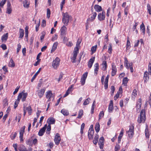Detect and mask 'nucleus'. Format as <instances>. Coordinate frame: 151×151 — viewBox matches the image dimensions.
Segmentation results:
<instances>
[{"instance_id": "f257e3e1", "label": "nucleus", "mask_w": 151, "mask_h": 151, "mask_svg": "<svg viewBox=\"0 0 151 151\" xmlns=\"http://www.w3.org/2000/svg\"><path fill=\"white\" fill-rule=\"evenodd\" d=\"M146 119V114L145 110L144 109L142 110L140 112V115L138 117V122L140 123L141 122H144Z\"/></svg>"}, {"instance_id": "f03ea898", "label": "nucleus", "mask_w": 151, "mask_h": 151, "mask_svg": "<svg viewBox=\"0 0 151 151\" xmlns=\"http://www.w3.org/2000/svg\"><path fill=\"white\" fill-rule=\"evenodd\" d=\"M62 15V21L65 25L67 26L68 25L70 16L69 15L67 12L65 13L63 12Z\"/></svg>"}, {"instance_id": "7ed1b4c3", "label": "nucleus", "mask_w": 151, "mask_h": 151, "mask_svg": "<svg viewBox=\"0 0 151 151\" xmlns=\"http://www.w3.org/2000/svg\"><path fill=\"white\" fill-rule=\"evenodd\" d=\"M67 30V28L65 25H63L60 29L61 37L62 38H63L64 40H65V38Z\"/></svg>"}, {"instance_id": "20e7f679", "label": "nucleus", "mask_w": 151, "mask_h": 151, "mask_svg": "<svg viewBox=\"0 0 151 151\" xmlns=\"http://www.w3.org/2000/svg\"><path fill=\"white\" fill-rule=\"evenodd\" d=\"M60 59L59 58L57 57L52 62V66L55 69H57L60 64Z\"/></svg>"}, {"instance_id": "39448f33", "label": "nucleus", "mask_w": 151, "mask_h": 151, "mask_svg": "<svg viewBox=\"0 0 151 151\" xmlns=\"http://www.w3.org/2000/svg\"><path fill=\"white\" fill-rule=\"evenodd\" d=\"M134 126L132 125L130 127L128 131L127 132L128 136L130 138H132L134 134Z\"/></svg>"}, {"instance_id": "423d86ee", "label": "nucleus", "mask_w": 151, "mask_h": 151, "mask_svg": "<svg viewBox=\"0 0 151 151\" xmlns=\"http://www.w3.org/2000/svg\"><path fill=\"white\" fill-rule=\"evenodd\" d=\"M106 13L105 12L103 11L102 13H100L99 14L98 16V19L100 21H103L104 20L105 18Z\"/></svg>"}, {"instance_id": "0eeeda50", "label": "nucleus", "mask_w": 151, "mask_h": 151, "mask_svg": "<svg viewBox=\"0 0 151 151\" xmlns=\"http://www.w3.org/2000/svg\"><path fill=\"white\" fill-rule=\"evenodd\" d=\"M104 139L103 137L102 136L99 138V146L100 148L101 149H103V148L104 145Z\"/></svg>"}, {"instance_id": "6e6552de", "label": "nucleus", "mask_w": 151, "mask_h": 151, "mask_svg": "<svg viewBox=\"0 0 151 151\" xmlns=\"http://www.w3.org/2000/svg\"><path fill=\"white\" fill-rule=\"evenodd\" d=\"M88 74V73L87 72L83 74L81 77V84L83 85H84L85 83V81L87 78Z\"/></svg>"}, {"instance_id": "1a4fd4ad", "label": "nucleus", "mask_w": 151, "mask_h": 151, "mask_svg": "<svg viewBox=\"0 0 151 151\" xmlns=\"http://www.w3.org/2000/svg\"><path fill=\"white\" fill-rule=\"evenodd\" d=\"M12 11V7L11 6V4L10 1H7L6 11V13L8 14L11 13Z\"/></svg>"}, {"instance_id": "9d476101", "label": "nucleus", "mask_w": 151, "mask_h": 151, "mask_svg": "<svg viewBox=\"0 0 151 151\" xmlns=\"http://www.w3.org/2000/svg\"><path fill=\"white\" fill-rule=\"evenodd\" d=\"M60 140L61 139L59 134L58 133H56L54 139L55 144L56 145H58L60 143Z\"/></svg>"}, {"instance_id": "9b49d317", "label": "nucleus", "mask_w": 151, "mask_h": 151, "mask_svg": "<svg viewBox=\"0 0 151 151\" xmlns=\"http://www.w3.org/2000/svg\"><path fill=\"white\" fill-rule=\"evenodd\" d=\"M46 98L48 99V101L51 100V98H54V95L53 94L51 91H49L46 92Z\"/></svg>"}, {"instance_id": "f8f14e48", "label": "nucleus", "mask_w": 151, "mask_h": 151, "mask_svg": "<svg viewBox=\"0 0 151 151\" xmlns=\"http://www.w3.org/2000/svg\"><path fill=\"white\" fill-rule=\"evenodd\" d=\"M47 127V124H45L44 126L39 130L38 134L39 136H42L45 132Z\"/></svg>"}, {"instance_id": "ddd939ff", "label": "nucleus", "mask_w": 151, "mask_h": 151, "mask_svg": "<svg viewBox=\"0 0 151 151\" xmlns=\"http://www.w3.org/2000/svg\"><path fill=\"white\" fill-rule=\"evenodd\" d=\"M117 69L116 66L114 65V63L112 64V72L111 73V76H114L116 73Z\"/></svg>"}, {"instance_id": "4468645a", "label": "nucleus", "mask_w": 151, "mask_h": 151, "mask_svg": "<svg viewBox=\"0 0 151 151\" xmlns=\"http://www.w3.org/2000/svg\"><path fill=\"white\" fill-rule=\"evenodd\" d=\"M55 119L53 117H50L48 118L47 121V123L49 125L54 124L55 123Z\"/></svg>"}, {"instance_id": "2eb2a0df", "label": "nucleus", "mask_w": 151, "mask_h": 151, "mask_svg": "<svg viewBox=\"0 0 151 151\" xmlns=\"http://www.w3.org/2000/svg\"><path fill=\"white\" fill-rule=\"evenodd\" d=\"M94 132V131H92L90 129H89L88 135L89 139H93Z\"/></svg>"}, {"instance_id": "dca6fc26", "label": "nucleus", "mask_w": 151, "mask_h": 151, "mask_svg": "<svg viewBox=\"0 0 151 151\" xmlns=\"http://www.w3.org/2000/svg\"><path fill=\"white\" fill-rule=\"evenodd\" d=\"M149 73L148 72L146 71L144 73V75L143 79L144 80V82H146L147 81H148L149 79Z\"/></svg>"}, {"instance_id": "f3484780", "label": "nucleus", "mask_w": 151, "mask_h": 151, "mask_svg": "<svg viewBox=\"0 0 151 151\" xmlns=\"http://www.w3.org/2000/svg\"><path fill=\"white\" fill-rule=\"evenodd\" d=\"M45 88H43L41 89V90L37 91L38 92V95L39 97L41 98L43 95L45 93Z\"/></svg>"}, {"instance_id": "a211bd4d", "label": "nucleus", "mask_w": 151, "mask_h": 151, "mask_svg": "<svg viewBox=\"0 0 151 151\" xmlns=\"http://www.w3.org/2000/svg\"><path fill=\"white\" fill-rule=\"evenodd\" d=\"M97 15V13L96 12H93L91 16L87 19L88 21L92 22L95 19Z\"/></svg>"}, {"instance_id": "6ab92c4d", "label": "nucleus", "mask_w": 151, "mask_h": 151, "mask_svg": "<svg viewBox=\"0 0 151 151\" xmlns=\"http://www.w3.org/2000/svg\"><path fill=\"white\" fill-rule=\"evenodd\" d=\"M142 100L141 98L138 99L136 105L137 110H138V109H140L142 105Z\"/></svg>"}, {"instance_id": "aec40b11", "label": "nucleus", "mask_w": 151, "mask_h": 151, "mask_svg": "<svg viewBox=\"0 0 151 151\" xmlns=\"http://www.w3.org/2000/svg\"><path fill=\"white\" fill-rule=\"evenodd\" d=\"M94 9L97 12H99L102 10V8L101 6L96 4L94 6Z\"/></svg>"}, {"instance_id": "412c9836", "label": "nucleus", "mask_w": 151, "mask_h": 151, "mask_svg": "<svg viewBox=\"0 0 151 151\" xmlns=\"http://www.w3.org/2000/svg\"><path fill=\"white\" fill-rule=\"evenodd\" d=\"M94 59L95 58H91L89 60L88 64V65L89 68H90L92 67L94 61Z\"/></svg>"}, {"instance_id": "4be33fe9", "label": "nucleus", "mask_w": 151, "mask_h": 151, "mask_svg": "<svg viewBox=\"0 0 151 151\" xmlns=\"http://www.w3.org/2000/svg\"><path fill=\"white\" fill-rule=\"evenodd\" d=\"M124 131V130L123 128H122L119 134V135L118 137V143H120V142L121 139L123 134Z\"/></svg>"}, {"instance_id": "5701e85b", "label": "nucleus", "mask_w": 151, "mask_h": 151, "mask_svg": "<svg viewBox=\"0 0 151 151\" xmlns=\"http://www.w3.org/2000/svg\"><path fill=\"white\" fill-rule=\"evenodd\" d=\"M58 44V42H56L54 43L51 50V53H52L54 51L56 50Z\"/></svg>"}, {"instance_id": "b1692460", "label": "nucleus", "mask_w": 151, "mask_h": 151, "mask_svg": "<svg viewBox=\"0 0 151 151\" xmlns=\"http://www.w3.org/2000/svg\"><path fill=\"white\" fill-rule=\"evenodd\" d=\"M78 50L79 49L78 47H76L75 48L74 50L73 51V57H74V58H76L77 55L78 53Z\"/></svg>"}, {"instance_id": "393cba45", "label": "nucleus", "mask_w": 151, "mask_h": 151, "mask_svg": "<svg viewBox=\"0 0 151 151\" xmlns=\"http://www.w3.org/2000/svg\"><path fill=\"white\" fill-rule=\"evenodd\" d=\"M19 151H28L26 147L23 145H20L19 148Z\"/></svg>"}, {"instance_id": "a878e982", "label": "nucleus", "mask_w": 151, "mask_h": 151, "mask_svg": "<svg viewBox=\"0 0 151 151\" xmlns=\"http://www.w3.org/2000/svg\"><path fill=\"white\" fill-rule=\"evenodd\" d=\"M102 65L103 66V70L104 71L106 70L107 68V65L106 61H103L102 63Z\"/></svg>"}, {"instance_id": "bb28decb", "label": "nucleus", "mask_w": 151, "mask_h": 151, "mask_svg": "<svg viewBox=\"0 0 151 151\" xmlns=\"http://www.w3.org/2000/svg\"><path fill=\"white\" fill-rule=\"evenodd\" d=\"M8 66L9 67L13 68L15 66V64L12 58H11L9 63Z\"/></svg>"}, {"instance_id": "cd10ccee", "label": "nucleus", "mask_w": 151, "mask_h": 151, "mask_svg": "<svg viewBox=\"0 0 151 151\" xmlns=\"http://www.w3.org/2000/svg\"><path fill=\"white\" fill-rule=\"evenodd\" d=\"M41 69V68H40L38 70V71L34 75L32 78L31 80V81L32 82L34 79L36 78L38 74V73L40 72Z\"/></svg>"}, {"instance_id": "c85d7f7f", "label": "nucleus", "mask_w": 151, "mask_h": 151, "mask_svg": "<svg viewBox=\"0 0 151 151\" xmlns=\"http://www.w3.org/2000/svg\"><path fill=\"white\" fill-rule=\"evenodd\" d=\"M95 129L97 133H98L99 132L100 129V124L99 123L97 122L96 123L95 127Z\"/></svg>"}, {"instance_id": "c756f323", "label": "nucleus", "mask_w": 151, "mask_h": 151, "mask_svg": "<svg viewBox=\"0 0 151 151\" xmlns=\"http://www.w3.org/2000/svg\"><path fill=\"white\" fill-rule=\"evenodd\" d=\"M94 71L95 73L97 75L98 73V71L99 69V65L98 63H96L94 65Z\"/></svg>"}, {"instance_id": "7c9ffc66", "label": "nucleus", "mask_w": 151, "mask_h": 151, "mask_svg": "<svg viewBox=\"0 0 151 151\" xmlns=\"http://www.w3.org/2000/svg\"><path fill=\"white\" fill-rule=\"evenodd\" d=\"M8 34L7 33L4 34L3 36L1 37V40L3 41L4 40L6 41L8 38Z\"/></svg>"}, {"instance_id": "2f4dec72", "label": "nucleus", "mask_w": 151, "mask_h": 151, "mask_svg": "<svg viewBox=\"0 0 151 151\" xmlns=\"http://www.w3.org/2000/svg\"><path fill=\"white\" fill-rule=\"evenodd\" d=\"M19 38H22L24 35V30L23 29L20 28L19 29Z\"/></svg>"}, {"instance_id": "473e14b6", "label": "nucleus", "mask_w": 151, "mask_h": 151, "mask_svg": "<svg viewBox=\"0 0 151 151\" xmlns=\"http://www.w3.org/2000/svg\"><path fill=\"white\" fill-rule=\"evenodd\" d=\"M61 113L65 116H67L69 114L68 111L65 109H62L61 111Z\"/></svg>"}, {"instance_id": "72a5a7b5", "label": "nucleus", "mask_w": 151, "mask_h": 151, "mask_svg": "<svg viewBox=\"0 0 151 151\" xmlns=\"http://www.w3.org/2000/svg\"><path fill=\"white\" fill-rule=\"evenodd\" d=\"M24 6V7L28 8L29 7V2L27 0H25L23 2Z\"/></svg>"}, {"instance_id": "f704fd0d", "label": "nucleus", "mask_w": 151, "mask_h": 151, "mask_svg": "<svg viewBox=\"0 0 151 151\" xmlns=\"http://www.w3.org/2000/svg\"><path fill=\"white\" fill-rule=\"evenodd\" d=\"M140 29L142 31V32L144 35L145 33V28L143 23H142L140 26Z\"/></svg>"}, {"instance_id": "c9c22d12", "label": "nucleus", "mask_w": 151, "mask_h": 151, "mask_svg": "<svg viewBox=\"0 0 151 151\" xmlns=\"http://www.w3.org/2000/svg\"><path fill=\"white\" fill-rule=\"evenodd\" d=\"M25 128V126H24L22 127L20 130L19 134L20 135H23L24 132V130Z\"/></svg>"}, {"instance_id": "e433bc0d", "label": "nucleus", "mask_w": 151, "mask_h": 151, "mask_svg": "<svg viewBox=\"0 0 151 151\" xmlns=\"http://www.w3.org/2000/svg\"><path fill=\"white\" fill-rule=\"evenodd\" d=\"M129 38H127V45H126V49L127 50H129L131 47L130 46V42L129 40Z\"/></svg>"}, {"instance_id": "4c0bfd02", "label": "nucleus", "mask_w": 151, "mask_h": 151, "mask_svg": "<svg viewBox=\"0 0 151 151\" xmlns=\"http://www.w3.org/2000/svg\"><path fill=\"white\" fill-rule=\"evenodd\" d=\"M83 115V110L81 109L79 111L78 114V116L77 117V118L78 119L81 118L82 117Z\"/></svg>"}, {"instance_id": "58836bf2", "label": "nucleus", "mask_w": 151, "mask_h": 151, "mask_svg": "<svg viewBox=\"0 0 151 151\" xmlns=\"http://www.w3.org/2000/svg\"><path fill=\"white\" fill-rule=\"evenodd\" d=\"M26 110H27L29 115H30L32 111V109L31 106H29L27 107L26 108Z\"/></svg>"}, {"instance_id": "ea45409f", "label": "nucleus", "mask_w": 151, "mask_h": 151, "mask_svg": "<svg viewBox=\"0 0 151 151\" xmlns=\"http://www.w3.org/2000/svg\"><path fill=\"white\" fill-rule=\"evenodd\" d=\"M28 95L27 93H22V101L23 102L25 101Z\"/></svg>"}, {"instance_id": "a19ab883", "label": "nucleus", "mask_w": 151, "mask_h": 151, "mask_svg": "<svg viewBox=\"0 0 151 151\" xmlns=\"http://www.w3.org/2000/svg\"><path fill=\"white\" fill-rule=\"evenodd\" d=\"M97 47V45H96L94 46H93L91 49V54H92L94 53L96 51Z\"/></svg>"}, {"instance_id": "79ce46f5", "label": "nucleus", "mask_w": 151, "mask_h": 151, "mask_svg": "<svg viewBox=\"0 0 151 151\" xmlns=\"http://www.w3.org/2000/svg\"><path fill=\"white\" fill-rule=\"evenodd\" d=\"M128 80H129L127 77L124 78L123 80V83L124 84V86H127Z\"/></svg>"}, {"instance_id": "37998d69", "label": "nucleus", "mask_w": 151, "mask_h": 151, "mask_svg": "<svg viewBox=\"0 0 151 151\" xmlns=\"http://www.w3.org/2000/svg\"><path fill=\"white\" fill-rule=\"evenodd\" d=\"M145 136L146 138H149V132L148 129V127H146L145 131Z\"/></svg>"}, {"instance_id": "c03bdc74", "label": "nucleus", "mask_w": 151, "mask_h": 151, "mask_svg": "<svg viewBox=\"0 0 151 151\" xmlns=\"http://www.w3.org/2000/svg\"><path fill=\"white\" fill-rule=\"evenodd\" d=\"M104 112L103 111H101L100 112L99 115V120L102 117H104Z\"/></svg>"}, {"instance_id": "a18cd8bd", "label": "nucleus", "mask_w": 151, "mask_h": 151, "mask_svg": "<svg viewBox=\"0 0 151 151\" xmlns=\"http://www.w3.org/2000/svg\"><path fill=\"white\" fill-rule=\"evenodd\" d=\"M47 127V129L46 131V133L47 134H50V131L51 129V125H48Z\"/></svg>"}, {"instance_id": "49530a36", "label": "nucleus", "mask_w": 151, "mask_h": 151, "mask_svg": "<svg viewBox=\"0 0 151 151\" xmlns=\"http://www.w3.org/2000/svg\"><path fill=\"white\" fill-rule=\"evenodd\" d=\"M147 12H149L150 14H151V8L149 4H147Z\"/></svg>"}, {"instance_id": "de8ad7c7", "label": "nucleus", "mask_w": 151, "mask_h": 151, "mask_svg": "<svg viewBox=\"0 0 151 151\" xmlns=\"http://www.w3.org/2000/svg\"><path fill=\"white\" fill-rule=\"evenodd\" d=\"M111 95H113L114 94V92L115 91V88L114 86H112L111 87Z\"/></svg>"}, {"instance_id": "09e8293b", "label": "nucleus", "mask_w": 151, "mask_h": 151, "mask_svg": "<svg viewBox=\"0 0 151 151\" xmlns=\"http://www.w3.org/2000/svg\"><path fill=\"white\" fill-rule=\"evenodd\" d=\"M41 34L42 35L40 37V40L41 42H42L44 38V37L45 36V32L44 31H43L42 32Z\"/></svg>"}, {"instance_id": "8fccbe9b", "label": "nucleus", "mask_w": 151, "mask_h": 151, "mask_svg": "<svg viewBox=\"0 0 151 151\" xmlns=\"http://www.w3.org/2000/svg\"><path fill=\"white\" fill-rule=\"evenodd\" d=\"M113 110V106L109 105L108 108V111L109 112H111Z\"/></svg>"}, {"instance_id": "3c124183", "label": "nucleus", "mask_w": 151, "mask_h": 151, "mask_svg": "<svg viewBox=\"0 0 151 151\" xmlns=\"http://www.w3.org/2000/svg\"><path fill=\"white\" fill-rule=\"evenodd\" d=\"M6 0H1L0 3V6L1 7H3L4 4H5Z\"/></svg>"}, {"instance_id": "603ef678", "label": "nucleus", "mask_w": 151, "mask_h": 151, "mask_svg": "<svg viewBox=\"0 0 151 151\" xmlns=\"http://www.w3.org/2000/svg\"><path fill=\"white\" fill-rule=\"evenodd\" d=\"M89 100H90V99L89 98H88L86 99L84 102L83 104L84 105H86L88 104L89 103Z\"/></svg>"}, {"instance_id": "864d4df0", "label": "nucleus", "mask_w": 151, "mask_h": 151, "mask_svg": "<svg viewBox=\"0 0 151 151\" xmlns=\"http://www.w3.org/2000/svg\"><path fill=\"white\" fill-rule=\"evenodd\" d=\"M50 11L49 9L48 8L47 9V17L49 18L50 17Z\"/></svg>"}, {"instance_id": "5fc2aeb1", "label": "nucleus", "mask_w": 151, "mask_h": 151, "mask_svg": "<svg viewBox=\"0 0 151 151\" xmlns=\"http://www.w3.org/2000/svg\"><path fill=\"white\" fill-rule=\"evenodd\" d=\"M21 45L20 43H19L17 45V53L18 54L19 52L20 49L21 48Z\"/></svg>"}, {"instance_id": "6e6d98bb", "label": "nucleus", "mask_w": 151, "mask_h": 151, "mask_svg": "<svg viewBox=\"0 0 151 151\" xmlns=\"http://www.w3.org/2000/svg\"><path fill=\"white\" fill-rule=\"evenodd\" d=\"M17 134L16 132H15L14 134H12L11 135V139L12 140L14 139L15 138V137H16Z\"/></svg>"}, {"instance_id": "4d7b16f0", "label": "nucleus", "mask_w": 151, "mask_h": 151, "mask_svg": "<svg viewBox=\"0 0 151 151\" xmlns=\"http://www.w3.org/2000/svg\"><path fill=\"white\" fill-rule=\"evenodd\" d=\"M148 73L151 75V63H149L148 67Z\"/></svg>"}, {"instance_id": "13d9d810", "label": "nucleus", "mask_w": 151, "mask_h": 151, "mask_svg": "<svg viewBox=\"0 0 151 151\" xmlns=\"http://www.w3.org/2000/svg\"><path fill=\"white\" fill-rule=\"evenodd\" d=\"M23 93V92H22V93H19L18 96L17 100L18 101H19L20 99L22 97Z\"/></svg>"}, {"instance_id": "bf43d9fd", "label": "nucleus", "mask_w": 151, "mask_h": 151, "mask_svg": "<svg viewBox=\"0 0 151 151\" xmlns=\"http://www.w3.org/2000/svg\"><path fill=\"white\" fill-rule=\"evenodd\" d=\"M120 148V146L119 145H116L115 147V151H118Z\"/></svg>"}, {"instance_id": "052dcab7", "label": "nucleus", "mask_w": 151, "mask_h": 151, "mask_svg": "<svg viewBox=\"0 0 151 151\" xmlns=\"http://www.w3.org/2000/svg\"><path fill=\"white\" fill-rule=\"evenodd\" d=\"M58 38V35L57 34H55L54 36H53L52 38V41H54L55 40L57 39Z\"/></svg>"}, {"instance_id": "680f3d73", "label": "nucleus", "mask_w": 151, "mask_h": 151, "mask_svg": "<svg viewBox=\"0 0 151 151\" xmlns=\"http://www.w3.org/2000/svg\"><path fill=\"white\" fill-rule=\"evenodd\" d=\"M132 95L133 96H134V97H135L137 95V90L136 89H134L133 90Z\"/></svg>"}, {"instance_id": "e2e57ef3", "label": "nucleus", "mask_w": 151, "mask_h": 151, "mask_svg": "<svg viewBox=\"0 0 151 151\" xmlns=\"http://www.w3.org/2000/svg\"><path fill=\"white\" fill-rule=\"evenodd\" d=\"M26 143L28 145H32V143L31 139H29L27 142Z\"/></svg>"}, {"instance_id": "0e129e2a", "label": "nucleus", "mask_w": 151, "mask_h": 151, "mask_svg": "<svg viewBox=\"0 0 151 151\" xmlns=\"http://www.w3.org/2000/svg\"><path fill=\"white\" fill-rule=\"evenodd\" d=\"M46 21L44 19L43 20L42 23V24H41L42 26L43 27H44L46 25Z\"/></svg>"}, {"instance_id": "69168bd1", "label": "nucleus", "mask_w": 151, "mask_h": 151, "mask_svg": "<svg viewBox=\"0 0 151 151\" xmlns=\"http://www.w3.org/2000/svg\"><path fill=\"white\" fill-rule=\"evenodd\" d=\"M37 61L34 64V65L35 66H37L40 63V61L41 59H37Z\"/></svg>"}, {"instance_id": "338daca9", "label": "nucleus", "mask_w": 151, "mask_h": 151, "mask_svg": "<svg viewBox=\"0 0 151 151\" xmlns=\"http://www.w3.org/2000/svg\"><path fill=\"white\" fill-rule=\"evenodd\" d=\"M19 87L17 86L16 88L15 89V91L13 92V94L14 95L18 91L19 89Z\"/></svg>"}, {"instance_id": "774afa93", "label": "nucleus", "mask_w": 151, "mask_h": 151, "mask_svg": "<svg viewBox=\"0 0 151 151\" xmlns=\"http://www.w3.org/2000/svg\"><path fill=\"white\" fill-rule=\"evenodd\" d=\"M1 47L4 50H5L7 48L6 45L4 44H2L1 45Z\"/></svg>"}]
</instances>
